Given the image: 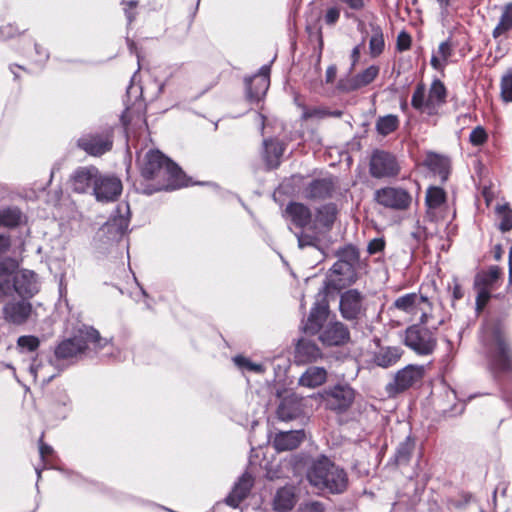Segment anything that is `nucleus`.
Listing matches in <instances>:
<instances>
[{"label": "nucleus", "mask_w": 512, "mask_h": 512, "mask_svg": "<svg viewBox=\"0 0 512 512\" xmlns=\"http://www.w3.org/2000/svg\"><path fill=\"white\" fill-rule=\"evenodd\" d=\"M336 74H337V67H336V65L328 66V68L326 70V74H325V81H326V83H332L335 80V78H336Z\"/></svg>", "instance_id": "nucleus-60"}, {"label": "nucleus", "mask_w": 512, "mask_h": 512, "mask_svg": "<svg viewBox=\"0 0 512 512\" xmlns=\"http://www.w3.org/2000/svg\"><path fill=\"white\" fill-rule=\"evenodd\" d=\"M474 287L477 291L476 309L480 311L485 307V305L489 301L491 297V292L489 287L483 286L481 284L477 285L476 282L474 283Z\"/></svg>", "instance_id": "nucleus-51"}, {"label": "nucleus", "mask_w": 512, "mask_h": 512, "mask_svg": "<svg viewBox=\"0 0 512 512\" xmlns=\"http://www.w3.org/2000/svg\"><path fill=\"white\" fill-rule=\"evenodd\" d=\"M40 291L38 275L28 269L17 270L12 259L0 260V302L18 295L31 299Z\"/></svg>", "instance_id": "nucleus-1"}, {"label": "nucleus", "mask_w": 512, "mask_h": 512, "mask_svg": "<svg viewBox=\"0 0 512 512\" xmlns=\"http://www.w3.org/2000/svg\"><path fill=\"white\" fill-rule=\"evenodd\" d=\"M328 315L329 304L326 298L322 297L320 300H317L311 308L309 316L303 325L304 332L310 335L320 333Z\"/></svg>", "instance_id": "nucleus-20"}, {"label": "nucleus", "mask_w": 512, "mask_h": 512, "mask_svg": "<svg viewBox=\"0 0 512 512\" xmlns=\"http://www.w3.org/2000/svg\"><path fill=\"white\" fill-rule=\"evenodd\" d=\"M337 208L335 204L328 203L320 206L316 211L315 221L326 229H330L336 219Z\"/></svg>", "instance_id": "nucleus-36"}, {"label": "nucleus", "mask_w": 512, "mask_h": 512, "mask_svg": "<svg viewBox=\"0 0 512 512\" xmlns=\"http://www.w3.org/2000/svg\"><path fill=\"white\" fill-rule=\"evenodd\" d=\"M414 447V440L410 436H407L405 440L400 442L396 448V452L394 455L395 462L398 465L407 464L410 460Z\"/></svg>", "instance_id": "nucleus-40"}, {"label": "nucleus", "mask_w": 512, "mask_h": 512, "mask_svg": "<svg viewBox=\"0 0 512 512\" xmlns=\"http://www.w3.org/2000/svg\"><path fill=\"white\" fill-rule=\"evenodd\" d=\"M270 85V79L255 77L246 79V95L250 102H259L266 94Z\"/></svg>", "instance_id": "nucleus-28"}, {"label": "nucleus", "mask_w": 512, "mask_h": 512, "mask_svg": "<svg viewBox=\"0 0 512 512\" xmlns=\"http://www.w3.org/2000/svg\"><path fill=\"white\" fill-rule=\"evenodd\" d=\"M425 165L434 174H437L441 182L447 181L450 175V160L436 153H429L425 159Z\"/></svg>", "instance_id": "nucleus-27"}, {"label": "nucleus", "mask_w": 512, "mask_h": 512, "mask_svg": "<svg viewBox=\"0 0 512 512\" xmlns=\"http://www.w3.org/2000/svg\"><path fill=\"white\" fill-rule=\"evenodd\" d=\"M77 145L89 155L101 156L110 151L113 146L112 133L104 131L85 134L78 139Z\"/></svg>", "instance_id": "nucleus-15"}, {"label": "nucleus", "mask_w": 512, "mask_h": 512, "mask_svg": "<svg viewBox=\"0 0 512 512\" xmlns=\"http://www.w3.org/2000/svg\"><path fill=\"white\" fill-rule=\"evenodd\" d=\"M500 276V268L498 266H490L489 269L482 273L478 274L475 282L477 285H483L486 287H491Z\"/></svg>", "instance_id": "nucleus-47"}, {"label": "nucleus", "mask_w": 512, "mask_h": 512, "mask_svg": "<svg viewBox=\"0 0 512 512\" xmlns=\"http://www.w3.org/2000/svg\"><path fill=\"white\" fill-rule=\"evenodd\" d=\"M446 199L445 191L440 187H430L426 192V205L430 209L439 208Z\"/></svg>", "instance_id": "nucleus-43"}, {"label": "nucleus", "mask_w": 512, "mask_h": 512, "mask_svg": "<svg viewBox=\"0 0 512 512\" xmlns=\"http://www.w3.org/2000/svg\"><path fill=\"white\" fill-rule=\"evenodd\" d=\"M512 29V3H507L503 6L502 14L499 22L492 31L494 39L499 38L504 33Z\"/></svg>", "instance_id": "nucleus-38"}, {"label": "nucleus", "mask_w": 512, "mask_h": 512, "mask_svg": "<svg viewBox=\"0 0 512 512\" xmlns=\"http://www.w3.org/2000/svg\"><path fill=\"white\" fill-rule=\"evenodd\" d=\"M447 89L440 79H434L426 96V86L420 82L417 84L411 98L412 107L429 116L438 114L442 105L446 103Z\"/></svg>", "instance_id": "nucleus-5"}, {"label": "nucleus", "mask_w": 512, "mask_h": 512, "mask_svg": "<svg viewBox=\"0 0 512 512\" xmlns=\"http://www.w3.org/2000/svg\"><path fill=\"white\" fill-rule=\"evenodd\" d=\"M396 46H397V50L400 52L408 50L411 46L410 35L404 31L399 33L397 36Z\"/></svg>", "instance_id": "nucleus-55"}, {"label": "nucleus", "mask_w": 512, "mask_h": 512, "mask_svg": "<svg viewBox=\"0 0 512 512\" xmlns=\"http://www.w3.org/2000/svg\"><path fill=\"white\" fill-rule=\"evenodd\" d=\"M402 350L399 347H387L381 349L375 356V363L382 368L395 365L401 358Z\"/></svg>", "instance_id": "nucleus-34"}, {"label": "nucleus", "mask_w": 512, "mask_h": 512, "mask_svg": "<svg viewBox=\"0 0 512 512\" xmlns=\"http://www.w3.org/2000/svg\"><path fill=\"white\" fill-rule=\"evenodd\" d=\"M10 244V238L0 234V255L8 251Z\"/></svg>", "instance_id": "nucleus-61"}, {"label": "nucleus", "mask_w": 512, "mask_h": 512, "mask_svg": "<svg viewBox=\"0 0 512 512\" xmlns=\"http://www.w3.org/2000/svg\"><path fill=\"white\" fill-rule=\"evenodd\" d=\"M336 182L332 177L312 180L304 189V195L309 200L330 198L335 190Z\"/></svg>", "instance_id": "nucleus-22"}, {"label": "nucleus", "mask_w": 512, "mask_h": 512, "mask_svg": "<svg viewBox=\"0 0 512 512\" xmlns=\"http://www.w3.org/2000/svg\"><path fill=\"white\" fill-rule=\"evenodd\" d=\"M399 124L400 122L397 115L388 114L385 116H380L376 120L375 129L379 135L387 136L396 131L399 127Z\"/></svg>", "instance_id": "nucleus-39"}, {"label": "nucleus", "mask_w": 512, "mask_h": 512, "mask_svg": "<svg viewBox=\"0 0 512 512\" xmlns=\"http://www.w3.org/2000/svg\"><path fill=\"white\" fill-rule=\"evenodd\" d=\"M375 200L386 208L402 211L409 208L412 196L403 188L385 187L375 192Z\"/></svg>", "instance_id": "nucleus-12"}, {"label": "nucleus", "mask_w": 512, "mask_h": 512, "mask_svg": "<svg viewBox=\"0 0 512 512\" xmlns=\"http://www.w3.org/2000/svg\"><path fill=\"white\" fill-rule=\"evenodd\" d=\"M52 411L60 419H65L71 410V399L63 389L59 390L53 398L51 404Z\"/></svg>", "instance_id": "nucleus-33"}, {"label": "nucleus", "mask_w": 512, "mask_h": 512, "mask_svg": "<svg viewBox=\"0 0 512 512\" xmlns=\"http://www.w3.org/2000/svg\"><path fill=\"white\" fill-rule=\"evenodd\" d=\"M319 340L326 346H343L350 341L349 328L341 321H330L321 330Z\"/></svg>", "instance_id": "nucleus-17"}, {"label": "nucleus", "mask_w": 512, "mask_h": 512, "mask_svg": "<svg viewBox=\"0 0 512 512\" xmlns=\"http://www.w3.org/2000/svg\"><path fill=\"white\" fill-rule=\"evenodd\" d=\"M320 115H322V111L321 110L316 109V108L308 109V108L304 107L301 118L303 120H307V119H310L312 117H317V116H320Z\"/></svg>", "instance_id": "nucleus-59"}, {"label": "nucleus", "mask_w": 512, "mask_h": 512, "mask_svg": "<svg viewBox=\"0 0 512 512\" xmlns=\"http://www.w3.org/2000/svg\"><path fill=\"white\" fill-rule=\"evenodd\" d=\"M33 313L29 299L9 300L2 307L3 319L12 325L20 326L28 322Z\"/></svg>", "instance_id": "nucleus-13"}, {"label": "nucleus", "mask_w": 512, "mask_h": 512, "mask_svg": "<svg viewBox=\"0 0 512 512\" xmlns=\"http://www.w3.org/2000/svg\"><path fill=\"white\" fill-rule=\"evenodd\" d=\"M130 206L127 202L119 203L108 221L103 225L102 231L110 241H119L128 231L130 223Z\"/></svg>", "instance_id": "nucleus-11"}, {"label": "nucleus", "mask_w": 512, "mask_h": 512, "mask_svg": "<svg viewBox=\"0 0 512 512\" xmlns=\"http://www.w3.org/2000/svg\"><path fill=\"white\" fill-rule=\"evenodd\" d=\"M122 192L121 180L114 176H102L99 173L97 183L94 186L92 194L98 201H114Z\"/></svg>", "instance_id": "nucleus-18"}, {"label": "nucleus", "mask_w": 512, "mask_h": 512, "mask_svg": "<svg viewBox=\"0 0 512 512\" xmlns=\"http://www.w3.org/2000/svg\"><path fill=\"white\" fill-rule=\"evenodd\" d=\"M332 273L342 276L344 279L352 280L355 268L344 261L338 259L331 268Z\"/></svg>", "instance_id": "nucleus-50"}, {"label": "nucleus", "mask_w": 512, "mask_h": 512, "mask_svg": "<svg viewBox=\"0 0 512 512\" xmlns=\"http://www.w3.org/2000/svg\"><path fill=\"white\" fill-rule=\"evenodd\" d=\"M90 344L98 351L108 344V340L102 338L99 331L95 328L85 326L73 337L58 343L54 349L53 357L66 369L82 357Z\"/></svg>", "instance_id": "nucleus-3"}, {"label": "nucleus", "mask_w": 512, "mask_h": 512, "mask_svg": "<svg viewBox=\"0 0 512 512\" xmlns=\"http://www.w3.org/2000/svg\"><path fill=\"white\" fill-rule=\"evenodd\" d=\"M305 439L303 429L280 431L275 434L273 439L274 448L281 451H289L296 449Z\"/></svg>", "instance_id": "nucleus-23"}, {"label": "nucleus", "mask_w": 512, "mask_h": 512, "mask_svg": "<svg viewBox=\"0 0 512 512\" xmlns=\"http://www.w3.org/2000/svg\"><path fill=\"white\" fill-rule=\"evenodd\" d=\"M141 174L147 180L166 179L165 190H175L188 186L186 175L182 169L159 150H150L146 153Z\"/></svg>", "instance_id": "nucleus-4"}, {"label": "nucleus", "mask_w": 512, "mask_h": 512, "mask_svg": "<svg viewBox=\"0 0 512 512\" xmlns=\"http://www.w3.org/2000/svg\"><path fill=\"white\" fill-rule=\"evenodd\" d=\"M424 304L428 305L427 297L417 293H407L398 297L393 307L408 314H416L419 310L424 311L422 307Z\"/></svg>", "instance_id": "nucleus-25"}, {"label": "nucleus", "mask_w": 512, "mask_h": 512, "mask_svg": "<svg viewBox=\"0 0 512 512\" xmlns=\"http://www.w3.org/2000/svg\"><path fill=\"white\" fill-rule=\"evenodd\" d=\"M337 256H338V259H340L341 261H344L348 264H351V266L354 268H355V265L359 261V252L352 245H348V246L340 249L337 252Z\"/></svg>", "instance_id": "nucleus-49"}, {"label": "nucleus", "mask_w": 512, "mask_h": 512, "mask_svg": "<svg viewBox=\"0 0 512 512\" xmlns=\"http://www.w3.org/2000/svg\"><path fill=\"white\" fill-rule=\"evenodd\" d=\"M64 370L63 365H60L54 357H50L45 363L35 358L29 367L30 374L42 385L48 384Z\"/></svg>", "instance_id": "nucleus-19"}, {"label": "nucleus", "mask_w": 512, "mask_h": 512, "mask_svg": "<svg viewBox=\"0 0 512 512\" xmlns=\"http://www.w3.org/2000/svg\"><path fill=\"white\" fill-rule=\"evenodd\" d=\"M122 5L124 6L123 10H124L125 16L127 18L128 24H131L135 20V17H136L135 9L138 5V1L137 0H129V1L123 0Z\"/></svg>", "instance_id": "nucleus-53"}, {"label": "nucleus", "mask_w": 512, "mask_h": 512, "mask_svg": "<svg viewBox=\"0 0 512 512\" xmlns=\"http://www.w3.org/2000/svg\"><path fill=\"white\" fill-rule=\"evenodd\" d=\"M453 47L450 40L440 43L438 47V55L444 63H447L449 57L452 55Z\"/></svg>", "instance_id": "nucleus-54"}, {"label": "nucleus", "mask_w": 512, "mask_h": 512, "mask_svg": "<svg viewBox=\"0 0 512 512\" xmlns=\"http://www.w3.org/2000/svg\"><path fill=\"white\" fill-rule=\"evenodd\" d=\"M98 176L99 170L95 166L78 167L70 175V188L79 194H92Z\"/></svg>", "instance_id": "nucleus-16"}, {"label": "nucleus", "mask_w": 512, "mask_h": 512, "mask_svg": "<svg viewBox=\"0 0 512 512\" xmlns=\"http://www.w3.org/2000/svg\"><path fill=\"white\" fill-rule=\"evenodd\" d=\"M21 221V212L18 208H5L0 210V226L15 227Z\"/></svg>", "instance_id": "nucleus-44"}, {"label": "nucleus", "mask_w": 512, "mask_h": 512, "mask_svg": "<svg viewBox=\"0 0 512 512\" xmlns=\"http://www.w3.org/2000/svg\"><path fill=\"white\" fill-rule=\"evenodd\" d=\"M370 174L374 178L396 176L400 170L394 155L383 150L373 152L370 159Z\"/></svg>", "instance_id": "nucleus-14"}, {"label": "nucleus", "mask_w": 512, "mask_h": 512, "mask_svg": "<svg viewBox=\"0 0 512 512\" xmlns=\"http://www.w3.org/2000/svg\"><path fill=\"white\" fill-rule=\"evenodd\" d=\"M35 51L39 55V62H45L49 58V54L46 49L38 44H35Z\"/></svg>", "instance_id": "nucleus-63"}, {"label": "nucleus", "mask_w": 512, "mask_h": 512, "mask_svg": "<svg viewBox=\"0 0 512 512\" xmlns=\"http://www.w3.org/2000/svg\"><path fill=\"white\" fill-rule=\"evenodd\" d=\"M277 416L281 421H291L304 414L303 398L296 394L284 397L277 408Z\"/></svg>", "instance_id": "nucleus-21"}, {"label": "nucleus", "mask_w": 512, "mask_h": 512, "mask_svg": "<svg viewBox=\"0 0 512 512\" xmlns=\"http://www.w3.org/2000/svg\"><path fill=\"white\" fill-rule=\"evenodd\" d=\"M372 35L369 40L370 56L375 58L381 55L385 48L382 28L378 24L370 23Z\"/></svg>", "instance_id": "nucleus-37"}, {"label": "nucleus", "mask_w": 512, "mask_h": 512, "mask_svg": "<svg viewBox=\"0 0 512 512\" xmlns=\"http://www.w3.org/2000/svg\"><path fill=\"white\" fill-rule=\"evenodd\" d=\"M424 376V367L418 365H407L397 371L393 379L385 386L389 396H396L419 383Z\"/></svg>", "instance_id": "nucleus-9"}, {"label": "nucleus", "mask_w": 512, "mask_h": 512, "mask_svg": "<svg viewBox=\"0 0 512 512\" xmlns=\"http://www.w3.org/2000/svg\"><path fill=\"white\" fill-rule=\"evenodd\" d=\"M496 216L499 220L498 228L502 232L512 229V210L507 204L498 205L496 207Z\"/></svg>", "instance_id": "nucleus-42"}, {"label": "nucleus", "mask_w": 512, "mask_h": 512, "mask_svg": "<svg viewBox=\"0 0 512 512\" xmlns=\"http://www.w3.org/2000/svg\"><path fill=\"white\" fill-rule=\"evenodd\" d=\"M345 3L350 9L355 11H361L365 8L368 0H340Z\"/></svg>", "instance_id": "nucleus-58"}, {"label": "nucleus", "mask_w": 512, "mask_h": 512, "mask_svg": "<svg viewBox=\"0 0 512 512\" xmlns=\"http://www.w3.org/2000/svg\"><path fill=\"white\" fill-rule=\"evenodd\" d=\"M295 505V494L292 487L278 489L274 497V509L279 512L291 510Z\"/></svg>", "instance_id": "nucleus-32"}, {"label": "nucleus", "mask_w": 512, "mask_h": 512, "mask_svg": "<svg viewBox=\"0 0 512 512\" xmlns=\"http://www.w3.org/2000/svg\"><path fill=\"white\" fill-rule=\"evenodd\" d=\"M40 346V340L34 335H23L17 339V349L20 353L36 351Z\"/></svg>", "instance_id": "nucleus-45"}, {"label": "nucleus", "mask_w": 512, "mask_h": 512, "mask_svg": "<svg viewBox=\"0 0 512 512\" xmlns=\"http://www.w3.org/2000/svg\"><path fill=\"white\" fill-rule=\"evenodd\" d=\"M339 18H340L339 8L330 7L327 9V11L325 13L324 21L327 25L332 26V25L336 24V22L339 20Z\"/></svg>", "instance_id": "nucleus-56"}, {"label": "nucleus", "mask_w": 512, "mask_h": 512, "mask_svg": "<svg viewBox=\"0 0 512 512\" xmlns=\"http://www.w3.org/2000/svg\"><path fill=\"white\" fill-rule=\"evenodd\" d=\"M327 379V371L323 367L311 366L299 378V384L308 388H316Z\"/></svg>", "instance_id": "nucleus-30"}, {"label": "nucleus", "mask_w": 512, "mask_h": 512, "mask_svg": "<svg viewBox=\"0 0 512 512\" xmlns=\"http://www.w3.org/2000/svg\"><path fill=\"white\" fill-rule=\"evenodd\" d=\"M405 345L419 355H429L436 347L434 334L426 327L412 325L406 329Z\"/></svg>", "instance_id": "nucleus-10"}, {"label": "nucleus", "mask_w": 512, "mask_h": 512, "mask_svg": "<svg viewBox=\"0 0 512 512\" xmlns=\"http://www.w3.org/2000/svg\"><path fill=\"white\" fill-rule=\"evenodd\" d=\"M235 366L241 371H250L254 373H263L265 371L262 364L254 363L250 359L238 355L233 358Z\"/></svg>", "instance_id": "nucleus-48"}, {"label": "nucleus", "mask_w": 512, "mask_h": 512, "mask_svg": "<svg viewBox=\"0 0 512 512\" xmlns=\"http://www.w3.org/2000/svg\"><path fill=\"white\" fill-rule=\"evenodd\" d=\"M285 213L290 217L292 223L301 228H306L312 220V213L309 207L299 202H290Z\"/></svg>", "instance_id": "nucleus-26"}, {"label": "nucleus", "mask_w": 512, "mask_h": 512, "mask_svg": "<svg viewBox=\"0 0 512 512\" xmlns=\"http://www.w3.org/2000/svg\"><path fill=\"white\" fill-rule=\"evenodd\" d=\"M500 95L504 102H512V68L508 69L501 77Z\"/></svg>", "instance_id": "nucleus-46"}, {"label": "nucleus", "mask_w": 512, "mask_h": 512, "mask_svg": "<svg viewBox=\"0 0 512 512\" xmlns=\"http://www.w3.org/2000/svg\"><path fill=\"white\" fill-rule=\"evenodd\" d=\"M493 346L489 348V366L493 373L508 372L512 370V350L502 333L494 329L492 334Z\"/></svg>", "instance_id": "nucleus-7"}, {"label": "nucleus", "mask_w": 512, "mask_h": 512, "mask_svg": "<svg viewBox=\"0 0 512 512\" xmlns=\"http://www.w3.org/2000/svg\"><path fill=\"white\" fill-rule=\"evenodd\" d=\"M296 358L300 362H313L321 357L319 347L312 341L300 339L295 348Z\"/></svg>", "instance_id": "nucleus-29"}, {"label": "nucleus", "mask_w": 512, "mask_h": 512, "mask_svg": "<svg viewBox=\"0 0 512 512\" xmlns=\"http://www.w3.org/2000/svg\"><path fill=\"white\" fill-rule=\"evenodd\" d=\"M355 396V390L347 383L328 386L319 393L325 409L337 414L346 412L352 406Z\"/></svg>", "instance_id": "nucleus-6"}, {"label": "nucleus", "mask_w": 512, "mask_h": 512, "mask_svg": "<svg viewBox=\"0 0 512 512\" xmlns=\"http://www.w3.org/2000/svg\"><path fill=\"white\" fill-rule=\"evenodd\" d=\"M52 452L53 449L51 446L43 443L42 441L40 442L39 453L42 459H44L47 455L51 454Z\"/></svg>", "instance_id": "nucleus-64"}, {"label": "nucleus", "mask_w": 512, "mask_h": 512, "mask_svg": "<svg viewBox=\"0 0 512 512\" xmlns=\"http://www.w3.org/2000/svg\"><path fill=\"white\" fill-rule=\"evenodd\" d=\"M339 312L344 320L357 324L367 313L366 296L354 288L342 292L339 297Z\"/></svg>", "instance_id": "nucleus-8"}, {"label": "nucleus", "mask_w": 512, "mask_h": 512, "mask_svg": "<svg viewBox=\"0 0 512 512\" xmlns=\"http://www.w3.org/2000/svg\"><path fill=\"white\" fill-rule=\"evenodd\" d=\"M295 236L298 241V246L301 249L305 247H313L316 249L320 248L321 240L315 231H310V229L308 231H304L302 229L300 232L295 233Z\"/></svg>", "instance_id": "nucleus-41"}, {"label": "nucleus", "mask_w": 512, "mask_h": 512, "mask_svg": "<svg viewBox=\"0 0 512 512\" xmlns=\"http://www.w3.org/2000/svg\"><path fill=\"white\" fill-rule=\"evenodd\" d=\"M431 66L436 70H442L447 63H444L441 58L433 55L430 60Z\"/></svg>", "instance_id": "nucleus-62"}, {"label": "nucleus", "mask_w": 512, "mask_h": 512, "mask_svg": "<svg viewBox=\"0 0 512 512\" xmlns=\"http://www.w3.org/2000/svg\"><path fill=\"white\" fill-rule=\"evenodd\" d=\"M487 139V132L482 126L475 127L469 135V141L473 146L483 145Z\"/></svg>", "instance_id": "nucleus-52"}, {"label": "nucleus", "mask_w": 512, "mask_h": 512, "mask_svg": "<svg viewBox=\"0 0 512 512\" xmlns=\"http://www.w3.org/2000/svg\"><path fill=\"white\" fill-rule=\"evenodd\" d=\"M284 152L283 145L274 139L264 140V158L269 168H277Z\"/></svg>", "instance_id": "nucleus-31"}, {"label": "nucleus", "mask_w": 512, "mask_h": 512, "mask_svg": "<svg viewBox=\"0 0 512 512\" xmlns=\"http://www.w3.org/2000/svg\"><path fill=\"white\" fill-rule=\"evenodd\" d=\"M385 247V241L383 238H374L372 239L367 246V251L369 254L373 255L381 252Z\"/></svg>", "instance_id": "nucleus-57"}, {"label": "nucleus", "mask_w": 512, "mask_h": 512, "mask_svg": "<svg viewBox=\"0 0 512 512\" xmlns=\"http://www.w3.org/2000/svg\"><path fill=\"white\" fill-rule=\"evenodd\" d=\"M306 478L310 485L330 494H341L348 486L346 471L324 455L311 461Z\"/></svg>", "instance_id": "nucleus-2"}, {"label": "nucleus", "mask_w": 512, "mask_h": 512, "mask_svg": "<svg viewBox=\"0 0 512 512\" xmlns=\"http://www.w3.org/2000/svg\"><path fill=\"white\" fill-rule=\"evenodd\" d=\"M379 74V67L376 65H371L362 72L355 75L349 85V89L357 90L361 87L369 85L371 82L375 80V78Z\"/></svg>", "instance_id": "nucleus-35"}, {"label": "nucleus", "mask_w": 512, "mask_h": 512, "mask_svg": "<svg viewBox=\"0 0 512 512\" xmlns=\"http://www.w3.org/2000/svg\"><path fill=\"white\" fill-rule=\"evenodd\" d=\"M253 483L254 479L252 475L247 472L242 474V476L235 483L230 494L226 497V504L233 508H237L240 503L248 496Z\"/></svg>", "instance_id": "nucleus-24"}]
</instances>
